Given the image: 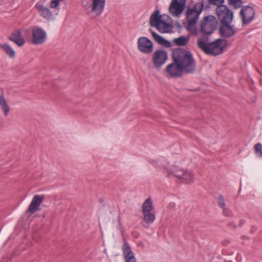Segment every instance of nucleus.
Listing matches in <instances>:
<instances>
[{"mask_svg": "<svg viewBox=\"0 0 262 262\" xmlns=\"http://www.w3.org/2000/svg\"><path fill=\"white\" fill-rule=\"evenodd\" d=\"M255 153L262 157V145L260 143H256L254 146Z\"/></svg>", "mask_w": 262, "mask_h": 262, "instance_id": "cd10ccee", "label": "nucleus"}, {"mask_svg": "<svg viewBox=\"0 0 262 262\" xmlns=\"http://www.w3.org/2000/svg\"><path fill=\"white\" fill-rule=\"evenodd\" d=\"M222 210L224 215L228 217H230L232 216L233 213L232 211L228 208L225 207L224 208H222Z\"/></svg>", "mask_w": 262, "mask_h": 262, "instance_id": "c756f323", "label": "nucleus"}, {"mask_svg": "<svg viewBox=\"0 0 262 262\" xmlns=\"http://www.w3.org/2000/svg\"><path fill=\"white\" fill-rule=\"evenodd\" d=\"M228 4L237 9L242 6L243 2L242 0H228Z\"/></svg>", "mask_w": 262, "mask_h": 262, "instance_id": "bb28decb", "label": "nucleus"}, {"mask_svg": "<svg viewBox=\"0 0 262 262\" xmlns=\"http://www.w3.org/2000/svg\"><path fill=\"white\" fill-rule=\"evenodd\" d=\"M210 4L214 5L217 6L216 9V13L217 16H219V11L218 10L221 9L222 10H224V12H226L227 11L224 10L223 8H221L222 7H224L227 9L229 11H232L230 10L227 6L225 5H223V4L224 2V0H209Z\"/></svg>", "mask_w": 262, "mask_h": 262, "instance_id": "b1692460", "label": "nucleus"}, {"mask_svg": "<svg viewBox=\"0 0 262 262\" xmlns=\"http://www.w3.org/2000/svg\"><path fill=\"white\" fill-rule=\"evenodd\" d=\"M186 5V0H172L169 7V12L173 16H178L184 10Z\"/></svg>", "mask_w": 262, "mask_h": 262, "instance_id": "1a4fd4ad", "label": "nucleus"}, {"mask_svg": "<svg viewBox=\"0 0 262 262\" xmlns=\"http://www.w3.org/2000/svg\"><path fill=\"white\" fill-rule=\"evenodd\" d=\"M143 213L150 212L154 210V206L151 199L149 198L145 200L142 205Z\"/></svg>", "mask_w": 262, "mask_h": 262, "instance_id": "5701e85b", "label": "nucleus"}, {"mask_svg": "<svg viewBox=\"0 0 262 262\" xmlns=\"http://www.w3.org/2000/svg\"><path fill=\"white\" fill-rule=\"evenodd\" d=\"M143 214V220L144 222L147 224H152L156 219V215L154 213L152 212L144 213Z\"/></svg>", "mask_w": 262, "mask_h": 262, "instance_id": "393cba45", "label": "nucleus"}, {"mask_svg": "<svg viewBox=\"0 0 262 262\" xmlns=\"http://www.w3.org/2000/svg\"><path fill=\"white\" fill-rule=\"evenodd\" d=\"M138 49L141 53L150 54L154 50L152 41L146 37L142 36L138 39Z\"/></svg>", "mask_w": 262, "mask_h": 262, "instance_id": "6e6552de", "label": "nucleus"}, {"mask_svg": "<svg viewBox=\"0 0 262 262\" xmlns=\"http://www.w3.org/2000/svg\"><path fill=\"white\" fill-rule=\"evenodd\" d=\"M167 73L172 77H178L182 75L184 73L179 63L173 59V62L168 65L166 69Z\"/></svg>", "mask_w": 262, "mask_h": 262, "instance_id": "2eb2a0df", "label": "nucleus"}, {"mask_svg": "<svg viewBox=\"0 0 262 262\" xmlns=\"http://www.w3.org/2000/svg\"><path fill=\"white\" fill-rule=\"evenodd\" d=\"M222 8L227 12H224V10L221 9L218 10L217 17L221 23L220 34L222 37L228 38L233 36L236 33L235 30L230 25L233 17V13L232 11H229L224 7Z\"/></svg>", "mask_w": 262, "mask_h": 262, "instance_id": "7ed1b4c3", "label": "nucleus"}, {"mask_svg": "<svg viewBox=\"0 0 262 262\" xmlns=\"http://www.w3.org/2000/svg\"><path fill=\"white\" fill-rule=\"evenodd\" d=\"M34 7L37 10L39 15L46 20L51 21L54 19V13L47 6L37 3L35 5Z\"/></svg>", "mask_w": 262, "mask_h": 262, "instance_id": "f8f14e48", "label": "nucleus"}, {"mask_svg": "<svg viewBox=\"0 0 262 262\" xmlns=\"http://www.w3.org/2000/svg\"><path fill=\"white\" fill-rule=\"evenodd\" d=\"M158 10L155 11L150 16L149 24L151 27H156L162 20Z\"/></svg>", "mask_w": 262, "mask_h": 262, "instance_id": "a211bd4d", "label": "nucleus"}, {"mask_svg": "<svg viewBox=\"0 0 262 262\" xmlns=\"http://www.w3.org/2000/svg\"><path fill=\"white\" fill-rule=\"evenodd\" d=\"M122 250L125 262H137L134 254L126 241H124Z\"/></svg>", "mask_w": 262, "mask_h": 262, "instance_id": "dca6fc26", "label": "nucleus"}, {"mask_svg": "<svg viewBox=\"0 0 262 262\" xmlns=\"http://www.w3.org/2000/svg\"><path fill=\"white\" fill-rule=\"evenodd\" d=\"M216 200L217 201L218 205L222 209V208H224L225 207H226L225 202L224 199L222 195L219 196L217 198Z\"/></svg>", "mask_w": 262, "mask_h": 262, "instance_id": "c85d7f7f", "label": "nucleus"}, {"mask_svg": "<svg viewBox=\"0 0 262 262\" xmlns=\"http://www.w3.org/2000/svg\"><path fill=\"white\" fill-rule=\"evenodd\" d=\"M172 57L184 73L191 74L195 71L196 62L190 51L182 49H176L173 52Z\"/></svg>", "mask_w": 262, "mask_h": 262, "instance_id": "f257e3e1", "label": "nucleus"}, {"mask_svg": "<svg viewBox=\"0 0 262 262\" xmlns=\"http://www.w3.org/2000/svg\"><path fill=\"white\" fill-rule=\"evenodd\" d=\"M167 59V53L164 50H157L153 55L152 61L156 67H160Z\"/></svg>", "mask_w": 262, "mask_h": 262, "instance_id": "4468645a", "label": "nucleus"}, {"mask_svg": "<svg viewBox=\"0 0 262 262\" xmlns=\"http://www.w3.org/2000/svg\"><path fill=\"white\" fill-rule=\"evenodd\" d=\"M154 40L159 44L166 47L170 46V42L152 30H149Z\"/></svg>", "mask_w": 262, "mask_h": 262, "instance_id": "6ab92c4d", "label": "nucleus"}, {"mask_svg": "<svg viewBox=\"0 0 262 262\" xmlns=\"http://www.w3.org/2000/svg\"><path fill=\"white\" fill-rule=\"evenodd\" d=\"M47 40L46 31L40 27H36L32 29V42L34 45H40Z\"/></svg>", "mask_w": 262, "mask_h": 262, "instance_id": "9b49d317", "label": "nucleus"}, {"mask_svg": "<svg viewBox=\"0 0 262 262\" xmlns=\"http://www.w3.org/2000/svg\"><path fill=\"white\" fill-rule=\"evenodd\" d=\"M168 171L170 174L177 178L178 180L181 183L191 184L194 182V174L191 171L173 165L168 170Z\"/></svg>", "mask_w": 262, "mask_h": 262, "instance_id": "423d86ee", "label": "nucleus"}, {"mask_svg": "<svg viewBox=\"0 0 262 262\" xmlns=\"http://www.w3.org/2000/svg\"><path fill=\"white\" fill-rule=\"evenodd\" d=\"M255 10L253 7L246 6L242 7L240 11V16L243 25H248L250 23L254 18Z\"/></svg>", "mask_w": 262, "mask_h": 262, "instance_id": "9d476101", "label": "nucleus"}, {"mask_svg": "<svg viewBox=\"0 0 262 262\" xmlns=\"http://www.w3.org/2000/svg\"><path fill=\"white\" fill-rule=\"evenodd\" d=\"M203 8V4L198 3L192 8H188L186 12L187 30L192 32L195 31L196 25Z\"/></svg>", "mask_w": 262, "mask_h": 262, "instance_id": "39448f33", "label": "nucleus"}, {"mask_svg": "<svg viewBox=\"0 0 262 262\" xmlns=\"http://www.w3.org/2000/svg\"><path fill=\"white\" fill-rule=\"evenodd\" d=\"M198 47L206 54L216 56L222 54L227 45V41L223 38H218L210 42V38L197 42Z\"/></svg>", "mask_w": 262, "mask_h": 262, "instance_id": "f03ea898", "label": "nucleus"}, {"mask_svg": "<svg viewBox=\"0 0 262 262\" xmlns=\"http://www.w3.org/2000/svg\"><path fill=\"white\" fill-rule=\"evenodd\" d=\"M45 198V196L43 194L34 195L29 206L27 210L28 212L30 214H34L39 210L40 206L43 202Z\"/></svg>", "mask_w": 262, "mask_h": 262, "instance_id": "ddd939ff", "label": "nucleus"}, {"mask_svg": "<svg viewBox=\"0 0 262 262\" xmlns=\"http://www.w3.org/2000/svg\"><path fill=\"white\" fill-rule=\"evenodd\" d=\"M156 28L162 33H168L171 29L170 25L165 21L163 19L160 21V24Z\"/></svg>", "mask_w": 262, "mask_h": 262, "instance_id": "412c9836", "label": "nucleus"}, {"mask_svg": "<svg viewBox=\"0 0 262 262\" xmlns=\"http://www.w3.org/2000/svg\"><path fill=\"white\" fill-rule=\"evenodd\" d=\"M189 41V38L184 36H180L179 38L174 39V42L178 46H185L187 44Z\"/></svg>", "mask_w": 262, "mask_h": 262, "instance_id": "a878e982", "label": "nucleus"}, {"mask_svg": "<svg viewBox=\"0 0 262 262\" xmlns=\"http://www.w3.org/2000/svg\"><path fill=\"white\" fill-rule=\"evenodd\" d=\"M0 107L5 117H7L10 110L7 101L3 94L0 95Z\"/></svg>", "mask_w": 262, "mask_h": 262, "instance_id": "aec40b11", "label": "nucleus"}, {"mask_svg": "<svg viewBox=\"0 0 262 262\" xmlns=\"http://www.w3.org/2000/svg\"><path fill=\"white\" fill-rule=\"evenodd\" d=\"M0 48L3 50L9 58H13L15 57V52L9 44L7 43L0 44Z\"/></svg>", "mask_w": 262, "mask_h": 262, "instance_id": "4be33fe9", "label": "nucleus"}, {"mask_svg": "<svg viewBox=\"0 0 262 262\" xmlns=\"http://www.w3.org/2000/svg\"><path fill=\"white\" fill-rule=\"evenodd\" d=\"M216 25L217 20L214 16L208 15L205 17L201 21L200 29L196 30L195 29V31H193L197 36V42L209 38L210 35L216 29Z\"/></svg>", "mask_w": 262, "mask_h": 262, "instance_id": "20e7f679", "label": "nucleus"}, {"mask_svg": "<svg viewBox=\"0 0 262 262\" xmlns=\"http://www.w3.org/2000/svg\"><path fill=\"white\" fill-rule=\"evenodd\" d=\"M261 84H262V81H261Z\"/></svg>", "mask_w": 262, "mask_h": 262, "instance_id": "473e14b6", "label": "nucleus"}, {"mask_svg": "<svg viewBox=\"0 0 262 262\" xmlns=\"http://www.w3.org/2000/svg\"><path fill=\"white\" fill-rule=\"evenodd\" d=\"M81 6L95 16H100L104 10L106 0H81Z\"/></svg>", "mask_w": 262, "mask_h": 262, "instance_id": "0eeeda50", "label": "nucleus"}, {"mask_svg": "<svg viewBox=\"0 0 262 262\" xmlns=\"http://www.w3.org/2000/svg\"><path fill=\"white\" fill-rule=\"evenodd\" d=\"M236 259L237 260V261L238 262H241L242 261V257L240 255H237L236 257Z\"/></svg>", "mask_w": 262, "mask_h": 262, "instance_id": "2f4dec72", "label": "nucleus"}, {"mask_svg": "<svg viewBox=\"0 0 262 262\" xmlns=\"http://www.w3.org/2000/svg\"><path fill=\"white\" fill-rule=\"evenodd\" d=\"M9 40L13 41L18 46H22L25 43V40L22 36L21 32L20 30L14 31L9 37Z\"/></svg>", "mask_w": 262, "mask_h": 262, "instance_id": "f3484780", "label": "nucleus"}, {"mask_svg": "<svg viewBox=\"0 0 262 262\" xmlns=\"http://www.w3.org/2000/svg\"><path fill=\"white\" fill-rule=\"evenodd\" d=\"M60 2L57 0H51L50 5L52 8L57 9L59 7Z\"/></svg>", "mask_w": 262, "mask_h": 262, "instance_id": "7c9ffc66", "label": "nucleus"}]
</instances>
